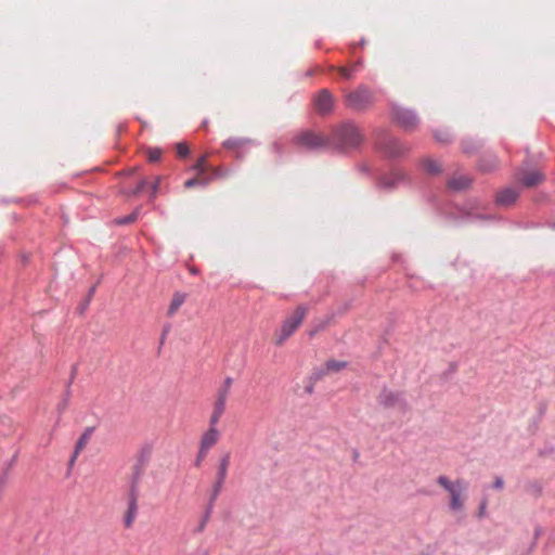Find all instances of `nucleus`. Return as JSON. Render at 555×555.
Masks as SVG:
<instances>
[{
  "label": "nucleus",
  "mask_w": 555,
  "mask_h": 555,
  "mask_svg": "<svg viewBox=\"0 0 555 555\" xmlns=\"http://www.w3.org/2000/svg\"><path fill=\"white\" fill-rule=\"evenodd\" d=\"M346 105L354 111H365L375 102L374 92L361 85L356 90L346 94Z\"/></svg>",
  "instance_id": "4"
},
{
  "label": "nucleus",
  "mask_w": 555,
  "mask_h": 555,
  "mask_svg": "<svg viewBox=\"0 0 555 555\" xmlns=\"http://www.w3.org/2000/svg\"><path fill=\"white\" fill-rule=\"evenodd\" d=\"M203 459H204V457H201V456L198 455L197 461H196V465H197V466L199 465V463L202 462V460H203Z\"/></svg>",
  "instance_id": "40"
},
{
  "label": "nucleus",
  "mask_w": 555,
  "mask_h": 555,
  "mask_svg": "<svg viewBox=\"0 0 555 555\" xmlns=\"http://www.w3.org/2000/svg\"><path fill=\"white\" fill-rule=\"evenodd\" d=\"M332 146L347 150L358 147L363 141V134L358 126L351 121L341 124L331 133Z\"/></svg>",
  "instance_id": "1"
},
{
  "label": "nucleus",
  "mask_w": 555,
  "mask_h": 555,
  "mask_svg": "<svg viewBox=\"0 0 555 555\" xmlns=\"http://www.w3.org/2000/svg\"><path fill=\"white\" fill-rule=\"evenodd\" d=\"M90 437H91V429H87L81 436L80 438L78 439L77 443H76V450H75V453H74V456L72 459V462L75 461V459L77 457L78 453L80 451H82L85 449V447L88 444L89 440H90Z\"/></svg>",
  "instance_id": "18"
},
{
  "label": "nucleus",
  "mask_w": 555,
  "mask_h": 555,
  "mask_svg": "<svg viewBox=\"0 0 555 555\" xmlns=\"http://www.w3.org/2000/svg\"><path fill=\"white\" fill-rule=\"evenodd\" d=\"M518 180L526 188H533L544 180V175L539 170L527 171L521 173V176L518 177Z\"/></svg>",
  "instance_id": "11"
},
{
  "label": "nucleus",
  "mask_w": 555,
  "mask_h": 555,
  "mask_svg": "<svg viewBox=\"0 0 555 555\" xmlns=\"http://www.w3.org/2000/svg\"><path fill=\"white\" fill-rule=\"evenodd\" d=\"M519 196V192L514 188H506L498 192L496 194V204L500 206H511L513 205Z\"/></svg>",
  "instance_id": "10"
},
{
  "label": "nucleus",
  "mask_w": 555,
  "mask_h": 555,
  "mask_svg": "<svg viewBox=\"0 0 555 555\" xmlns=\"http://www.w3.org/2000/svg\"><path fill=\"white\" fill-rule=\"evenodd\" d=\"M338 73L347 80L353 79V75L349 66H340L337 68Z\"/></svg>",
  "instance_id": "29"
},
{
  "label": "nucleus",
  "mask_w": 555,
  "mask_h": 555,
  "mask_svg": "<svg viewBox=\"0 0 555 555\" xmlns=\"http://www.w3.org/2000/svg\"><path fill=\"white\" fill-rule=\"evenodd\" d=\"M385 152L389 156H399L405 152V147L395 138H389L385 145H384Z\"/></svg>",
  "instance_id": "14"
},
{
  "label": "nucleus",
  "mask_w": 555,
  "mask_h": 555,
  "mask_svg": "<svg viewBox=\"0 0 555 555\" xmlns=\"http://www.w3.org/2000/svg\"><path fill=\"white\" fill-rule=\"evenodd\" d=\"M435 137H436V139H437L438 141H441V142H448V141L450 140V134H449V132H443V133H442V134H440V135H439L438 133H436V134H435Z\"/></svg>",
  "instance_id": "36"
},
{
  "label": "nucleus",
  "mask_w": 555,
  "mask_h": 555,
  "mask_svg": "<svg viewBox=\"0 0 555 555\" xmlns=\"http://www.w3.org/2000/svg\"><path fill=\"white\" fill-rule=\"evenodd\" d=\"M186 295L183 293H175L172 296V299L170 301V305L168 307L167 314L169 317H172L177 313V311L180 309V307L185 301Z\"/></svg>",
  "instance_id": "15"
},
{
  "label": "nucleus",
  "mask_w": 555,
  "mask_h": 555,
  "mask_svg": "<svg viewBox=\"0 0 555 555\" xmlns=\"http://www.w3.org/2000/svg\"><path fill=\"white\" fill-rule=\"evenodd\" d=\"M392 177H393V180H401V179H403L404 175H403L402 172H400V171H395V172L392 173ZM384 183H385L386 185L391 186V185H393V184H395V181H391V182H390V181H388V180H386V179H385V180H384Z\"/></svg>",
  "instance_id": "33"
},
{
  "label": "nucleus",
  "mask_w": 555,
  "mask_h": 555,
  "mask_svg": "<svg viewBox=\"0 0 555 555\" xmlns=\"http://www.w3.org/2000/svg\"><path fill=\"white\" fill-rule=\"evenodd\" d=\"M217 425H210L209 429L203 435L199 444V456L205 457L210 448H212L219 440V431L216 428Z\"/></svg>",
  "instance_id": "7"
},
{
  "label": "nucleus",
  "mask_w": 555,
  "mask_h": 555,
  "mask_svg": "<svg viewBox=\"0 0 555 555\" xmlns=\"http://www.w3.org/2000/svg\"><path fill=\"white\" fill-rule=\"evenodd\" d=\"M176 151H177L178 156H180V157H185L190 153V149H189L188 144L184 142H179L176 145Z\"/></svg>",
  "instance_id": "26"
},
{
  "label": "nucleus",
  "mask_w": 555,
  "mask_h": 555,
  "mask_svg": "<svg viewBox=\"0 0 555 555\" xmlns=\"http://www.w3.org/2000/svg\"><path fill=\"white\" fill-rule=\"evenodd\" d=\"M347 363L345 361L328 360L324 366L319 371L318 377H322L328 374H333L345 369Z\"/></svg>",
  "instance_id": "12"
},
{
  "label": "nucleus",
  "mask_w": 555,
  "mask_h": 555,
  "mask_svg": "<svg viewBox=\"0 0 555 555\" xmlns=\"http://www.w3.org/2000/svg\"><path fill=\"white\" fill-rule=\"evenodd\" d=\"M493 489L495 490H502L504 488V480L502 477H496L493 485Z\"/></svg>",
  "instance_id": "35"
},
{
  "label": "nucleus",
  "mask_w": 555,
  "mask_h": 555,
  "mask_svg": "<svg viewBox=\"0 0 555 555\" xmlns=\"http://www.w3.org/2000/svg\"><path fill=\"white\" fill-rule=\"evenodd\" d=\"M223 483H224V481H221L220 478H217V480H216V482L214 485V491H212V495H211V500H210V504L211 505L214 504V501L219 495Z\"/></svg>",
  "instance_id": "27"
},
{
  "label": "nucleus",
  "mask_w": 555,
  "mask_h": 555,
  "mask_svg": "<svg viewBox=\"0 0 555 555\" xmlns=\"http://www.w3.org/2000/svg\"><path fill=\"white\" fill-rule=\"evenodd\" d=\"M553 227L555 228V222H554V225H553Z\"/></svg>",
  "instance_id": "42"
},
{
  "label": "nucleus",
  "mask_w": 555,
  "mask_h": 555,
  "mask_svg": "<svg viewBox=\"0 0 555 555\" xmlns=\"http://www.w3.org/2000/svg\"><path fill=\"white\" fill-rule=\"evenodd\" d=\"M134 171H135V168H132V169L129 171V173H132V172H134Z\"/></svg>",
  "instance_id": "41"
},
{
  "label": "nucleus",
  "mask_w": 555,
  "mask_h": 555,
  "mask_svg": "<svg viewBox=\"0 0 555 555\" xmlns=\"http://www.w3.org/2000/svg\"><path fill=\"white\" fill-rule=\"evenodd\" d=\"M138 509H139V506H132V505L127 506V511H126L125 518H124V524H125L126 528L132 527L134 519L138 515Z\"/></svg>",
  "instance_id": "19"
},
{
  "label": "nucleus",
  "mask_w": 555,
  "mask_h": 555,
  "mask_svg": "<svg viewBox=\"0 0 555 555\" xmlns=\"http://www.w3.org/2000/svg\"><path fill=\"white\" fill-rule=\"evenodd\" d=\"M195 185H197V180H194V178L189 179V180H186V181L184 182V186H185L186 189H191V188H193V186H195Z\"/></svg>",
  "instance_id": "37"
},
{
  "label": "nucleus",
  "mask_w": 555,
  "mask_h": 555,
  "mask_svg": "<svg viewBox=\"0 0 555 555\" xmlns=\"http://www.w3.org/2000/svg\"><path fill=\"white\" fill-rule=\"evenodd\" d=\"M138 500H139V488L135 481H133L129 488L128 494H127V502L128 505L138 506Z\"/></svg>",
  "instance_id": "21"
},
{
  "label": "nucleus",
  "mask_w": 555,
  "mask_h": 555,
  "mask_svg": "<svg viewBox=\"0 0 555 555\" xmlns=\"http://www.w3.org/2000/svg\"><path fill=\"white\" fill-rule=\"evenodd\" d=\"M231 384H232V378L228 377L225 380H224V385L222 388H228V392L230 391V387H231Z\"/></svg>",
  "instance_id": "39"
},
{
  "label": "nucleus",
  "mask_w": 555,
  "mask_h": 555,
  "mask_svg": "<svg viewBox=\"0 0 555 555\" xmlns=\"http://www.w3.org/2000/svg\"><path fill=\"white\" fill-rule=\"evenodd\" d=\"M162 157V151L159 149L149 150L147 158L150 162L154 163L159 160Z\"/></svg>",
  "instance_id": "28"
},
{
  "label": "nucleus",
  "mask_w": 555,
  "mask_h": 555,
  "mask_svg": "<svg viewBox=\"0 0 555 555\" xmlns=\"http://www.w3.org/2000/svg\"><path fill=\"white\" fill-rule=\"evenodd\" d=\"M227 400H228V388L219 389L216 400H215V403H214L212 413L209 418L210 425H217L219 423L220 418L222 417V415L225 411Z\"/></svg>",
  "instance_id": "6"
},
{
  "label": "nucleus",
  "mask_w": 555,
  "mask_h": 555,
  "mask_svg": "<svg viewBox=\"0 0 555 555\" xmlns=\"http://www.w3.org/2000/svg\"><path fill=\"white\" fill-rule=\"evenodd\" d=\"M437 483L449 493L450 509L452 512L463 511L466 502L465 491L467 489V482L463 479L451 481L447 476L441 475L437 478Z\"/></svg>",
  "instance_id": "2"
},
{
  "label": "nucleus",
  "mask_w": 555,
  "mask_h": 555,
  "mask_svg": "<svg viewBox=\"0 0 555 555\" xmlns=\"http://www.w3.org/2000/svg\"><path fill=\"white\" fill-rule=\"evenodd\" d=\"M229 464H230V455L225 454L224 456L221 457L219 467H218L217 478H220L221 481H225Z\"/></svg>",
  "instance_id": "20"
},
{
  "label": "nucleus",
  "mask_w": 555,
  "mask_h": 555,
  "mask_svg": "<svg viewBox=\"0 0 555 555\" xmlns=\"http://www.w3.org/2000/svg\"><path fill=\"white\" fill-rule=\"evenodd\" d=\"M135 219H137V212H132L129 216L117 220V223H119V224H128V223L133 222Z\"/></svg>",
  "instance_id": "32"
},
{
  "label": "nucleus",
  "mask_w": 555,
  "mask_h": 555,
  "mask_svg": "<svg viewBox=\"0 0 555 555\" xmlns=\"http://www.w3.org/2000/svg\"><path fill=\"white\" fill-rule=\"evenodd\" d=\"M209 516H210V508L206 512L204 517L201 519L199 525L197 527V531L202 532L205 529V527L209 520Z\"/></svg>",
  "instance_id": "31"
},
{
  "label": "nucleus",
  "mask_w": 555,
  "mask_h": 555,
  "mask_svg": "<svg viewBox=\"0 0 555 555\" xmlns=\"http://www.w3.org/2000/svg\"><path fill=\"white\" fill-rule=\"evenodd\" d=\"M378 401L383 406L390 408L399 401V396L390 390H383L378 397Z\"/></svg>",
  "instance_id": "16"
},
{
  "label": "nucleus",
  "mask_w": 555,
  "mask_h": 555,
  "mask_svg": "<svg viewBox=\"0 0 555 555\" xmlns=\"http://www.w3.org/2000/svg\"><path fill=\"white\" fill-rule=\"evenodd\" d=\"M160 182H162V177H155L154 181H152L151 183L147 184L150 188V191H151V198L156 197L157 192L159 190Z\"/></svg>",
  "instance_id": "25"
},
{
  "label": "nucleus",
  "mask_w": 555,
  "mask_h": 555,
  "mask_svg": "<svg viewBox=\"0 0 555 555\" xmlns=\"http://www.w3.org/2000/svg\"><path fill=\"white\" fill-rule=\"evenodd\" d=\"M314 106L318 113L328 114L334 107V98L327 89H322L314 98Z\"/></svg>",
  "instance_id": "8"
},
{
  "label": "nucleus",
  "mask_w": 555,
  "mask_h": 555,
  "mask_svg": "<svg viewBox=\"0 0 555 555\" xmlns=\"http://www.w3.org/2000/svg\"><path fill=\"white\" fill-rule=\"evenodd\" d=\"M395 120L405 129H412L417 124L416 116L409 109L397 108L393 111Z\"/></svg>",
  "instance_id": "9"
},
{
  "label": "nucleus",
  "mask_w": 555,
  "mask_h": 555,
  "mask_svg": "<svg viewBox=\"0 0 555 555\" xmlns=\"http://www.w3.org/2000/svg\"><path fill=\"white\" fill-rule=\"evenodd\" d=\"M361 66V63L360 62H356V63H352L349 68L351 69V73L352 75L354 76V74L359 70Z\"/></svg>",
  "instance_id": "38"
},
{
  "label": "nucleus",
  "mask_w": 555,
  "mask_h": 555,
  "mask_svg": "<svg viewBox=\"0 0 555 555\" xmlns=\"http://www.w3.org/2000/svg\"><path fill=\"white\" fill-rule=\"evenodd\" d=\"M294 142L299 146L310 150L332 146V138L330 135L312 131L301 132L294 139Z\"/></svg>",
  "instance_id": "5"
},
{
  "label": "nucleus",
  "mask_w": 555,
  "mask_h": 555,
  "mask_svg": "<svg viewBox=\"0 0 555 555\" xmlns=\"http://www.w3.org/2000/svg\"><path fill=\"white\" fill-rule=\"evenodd\" d=\"M192 169L196 171V173L205 175L207 171V155H203L202 157H199L196 164L192 167Z\"/></svg>",
  "instance_id": "23"
},
{
  "label": "nucleus",
  "mask_w": 555,
  "mask_h": 555,
  "mask_svg": "<svg viewBox=\"0 0 555 555\" xmlns=\"http://www.w3.org/2000/svg\"><path fill=\"white\" fill-rule=\"evenodd\" d=\"M472 183V179L466 175H456L453 178H451L448 182V185L450 189H453L455 191L465 190L468 188Z\"/></svg>",
  "instance_id": "13"
},
{
  "label": "nucleus",
  "mask_w": 555,
  "mask_h": 555,
  "mask_svg": "<svg viewBox=\"0 0 555 555\" xmlns=\"http://www.w3.org/2000/svg\"><path fill=\"white\" fill-rule=\"evenodd\" d=\"M487 506H488L487 499L481 500L479 508H478V512H477V517L478 518H483L486 516V514H487Z\"/></svg>",
  "instance_id": "30"
},
{
  "label": "nucleus",
  "mask_w": 555,
  "mask_h": 555,
  "mask_svg": "<svg viewBox=\"0 0 555 555\" xmlns=\"http://www.w3.org/2000/svg\"><path fill=\"white\" fill-rule=\"evenodd\" d=\"M307 307L300 305L282 323L281 327L274 333L273 341L276 346H282L301 325L307 315Z\"/></svg>",
  "instance_id": "3"
},
{
  "label": "nucleus",
  "mask_w": 555,
  "mask_h": 555,
  "mask_svg": "<svg viewBox=\"0 0 555 555\" xmlns=\"http://www.w3.org/2000/svg\"><path fill=\"white\" fill-rule=\"evenodd\" d=\"M423 168L431 175L438 173L440 171V165L438 162L430 158H427L423 162Z\"/></svg>",
  "instance_id": "22"
},
{
  "label": "nucleus",
  "mask_w": 555,
  "mask_h": 555,
  "mask_svg": "<svg viewBox=\"0 0 555 555\" xmlns=\"http://www.w3.org/2000/svg\"><path fill=\"white\" fill-rule=\"evenodd\" d=\"M147 184H149L147 180L142 178L138 181V184L134 189L125 190V193L129 196H135V195L140 194L147 186Z\"/></svg>",
  "instance_id": "24"
},
{
  "label": "nucleus",
  "mask_w": 555,
  "mask_h": 555,
  "mask_svg": "<svg viewBox=\"0 0 555 555\" xmlns=\"http://www.w3.org/2000/svg\"><path fill=\"white\" fill-rule=\"evenodd\" d=\"M194 180H197V185L205 186L208 184L209 180L205 177V175H199L194 178Z\"/></svg>",
  "instance_id": "34"
},
{
  "label": "nucleus",
  "mask_w": 555,
  "mask_h": 555,
  "mask_svg": "<svg viewBox=\"0 0 555 555\" xmlns=\"http://www.w3.org/2000/svg\"><path fill=\"white\" fill-rule=\"evenodd\" d=\"M247 143H249V140L243 139V138H230L225 140L222 145L227 150L231 151H238L242 147H244Z\"/></svg>",
  "instance_id": "17"
}]
</instances>
